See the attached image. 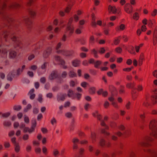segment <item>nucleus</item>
<instances>
[{
  "label": "nucleus",
  "instance_id": "e2e57ef3",
  "mask_svg": "<svg viewBox=\"0 0 157 157\" xmlns=\"http://www.w3.org/2000/svg\"><path fill=\"white\" fill-rule=\"evenodd\" d=\"M72 142L73 143V144H77L79 142V140L78 138H75L73 139Z\"/></svg>",
  "mask_w": 157,
  "mask_h": 157
},
{
  "label": "nucleus",
  "instance_id": "e433bc0d",
  "mask_svg": "<svg viewBox=\"0 0 157 157\" xmlns=\"http://www.w3.org/2000/svg\"><path fill=\"white\" fill-rule=\"evenodd\" d=\"M7 53V50L6 49H3L2 51V54H3V57H5L6 56Z\"/></svg>",
  "mask_w": 157,
  "mask_h": 157
},
{
  "label": "nucleus",
  "instance_id": "412c9836",
  "mask_svg": "<svg viewBox=\"0 0 157 157\" xmlns=\"http://www.w3.org/2000/svg\"><path fill=\"white\" fill-rule=\"evenodd\" d=\"M80 61L78 59L73 60L72 62V65L75 67H78L80 64Z\"/></svg>",
  "mask_w": 157,
  "mask_h": 157
},
{
  "label": "nucleus",
  "instance_id": "9d476101",
  "mask_svg": "<svg viewBox=\"0 0 157 157\" xmlns=\"http://www.w3.org/2000/svg\"><path fill=\"white\" fill-rule=\"evenodd\" d=\"M58 75L57 72L56 71H52L49 76L48 78L50 80H53L57 78Z\"/></svg>",
  "mask_w": 157,
  "mask_h": 157
},
{
  "label": "nucleus",
  "instance_id": "7c9ffc66",
  "mask_svg": "<svg viewBox=\"0 0 157 157\" xmlns=\"http://www.w3.org/2000/svg\"><path fill=\"white\" fill-rule=\"evenodd\" d=\"M91 138L93 143H94L96 140V134L94 132H91Z\"/></svg>",
  "mask_w": 157,
  "mask_h": 157
},
{
  "label": "nucleus",
  "instance_id": "cd10ccee",
  "mask_svg": "<svg viewBox=\"0 0 157 157\" xmlns=\"http://www.w3.org/2000/svg\"><path fill=\"white\" fill-rule=\"evenodd\" d=\"M93 115L95 117H97L98 119L100 120L101 118V117L98 111H96L93 113Z\"/></svg>",
  "mask_w": 157,
  "mask_h": 157
},
{
  "label": "nucleus",
  "instance_id": "0e129e2a",
  "mask_svg": "<svg viewBox=\"0 0 157 157\" xmlns=\"http://www.w3.org/2000/svg\"><path fill=\"white\" fill-rule=\"evenodd\" d=\"M90 104L89 103L86 104L84 106V108L85 110L86 111H87L88 108H90Z\"/></svg>",
  "mask_w": 157,
  "mask_h": 157
},
{
  "label": "nucleus",
  "instance_id": "69168bd1",
  "mask_svg": "<svg viewBox=\"0 0 157 157\" xmlns=\"http://www.w3.org/2000/svg\"><path fill=\"white\" fill-rule=\"evenodd\" d=\"M35 128H34L33 126H32L30 128H29V133H31L32 132H34L35 130Z\"/></svg>",
  "mask_w": 157,
  "mask_h": 157
},
{
  "label": "nucleus",
  "instance_id": "052dcab7",
  "mask_svg": "<svg viewBox=\"0 0 157 157\" xmlns=\"http://www.w3.org/2000/svg\"><path fill=\"white\" fill-rule=\"evenodd\" d=\"M4 146L5 148H8L10 147V143L7 142H4Z\"/></svg>",
  "mask_w": 157,
  "mask_h": 157
},
{
  "label": "nucleus",
  "instance_id": "603ef678",
  "mask_svg": "<svg viewBox=\"0 0 157 157\" xmlns=\"http://www.w3.org/2000/svg\"><path fill=\"white\" fill-rule=\"evenodd\" d=\"M90 93L91 94H94L95 92V88L94 87H92L90 88Z\"/></svg>",
  "mask_w": 157,
  "mask_h": 157
},
{
  "label": "nucleus",
  "instance_id": "a19ab883",
  "mask_svg": "<svg viewBox=\"0 0 157 157\" xmlns=\"http://www.w3.org/2000/svg\"><path fill=\"white\" fill-rule=\"evenodd\" d=\"M71 8V5H68L65 9V12L67 13H68Z\"/></svg>",
  "mask_w": 157,
  "mask_h": 157
},
{
  "label": "nucleus",
  "instance_id": "79ce46f5",
  "mask_svg": "<svg viewBox=\"0 0 157 157\" xmlns=\"http://www.w3.org/2000/svg\"><path fill=\"white\" fill-rule=\"evenodd\" d=\"M133 18L135 20H137L139 18V14L137 13H134L133 15Z\"/></svg>",
  "mask_w": 157,
  "mask_h": 157
},
{
  "label": "nucleus",
  "instance_id": "c9c22d12",
  "mask_svg": "<svg viewBox=\"0 0 157 157\" xmlns=\"http://www.w3.org/2000/svg\"><path fill=\"white\" fill-rule=\"evenodd\" d=\"M82 26H79V28L76 29L75 32V33L77 34H81L82 33Z\"/></svg>",
  "mask_w": 157,
  "mask_h": 157
},
{
  "label": "nucleus",
  "instance_id": "72a5a7b5",
  "mask_svg": "<svg viewBox=\"0 0 157 157\" xmlns=\"http://www.w3.org/2000/svg\"><path fill=\"white\" fill-rule=\"evenodd\" d=\"M128 51V52L131 54L134 55L136 54L134 50V48L133 46H130Z\"/></svg>",
  "mask_w": 157,
  "mask_h": 157
},
{
  "label": "nucleus",
  "instance_id": "8fccbe9b",
  "mask_svg": "<svg viewBox=\"0 0 157 157\" xmlns=\"http://www.w3.org/2000/svg\"><path fill=\"white\" fill-rule=\"evenodd\" d=\"M92 52L94 54V56L95 58L98 57V52L95 49H93L92 50Z\"/></svg>",
  "mask_w": 157,
  "mask_h": 157
},
{
  "label": "nucleus",
  "instance_id": "37998d69",
  "mask_svg": "<svg viewBox=\"0 0 157 157\" xmlns=\"http://www.w3.org/2000/svg\"><path fill=\"white\" fill-rule=\"evenodd\" d=\"M37 68V67L36 65H32L29 67V69L35 71Z\"/></svg>",
  "mask_w": 157,
  "mask_h": 157
},
{
  "label": "nucleus",
  "instance_id": "ddd939ff",
  "mask_svg": "<svg viewBox=\"0 0 157 157\" xmlns=\"http://www.w3.org/2000/svg\"><path fill=\"white\" fill-rule=\"evenodd\" d=\"M145 59V56L144 54L143 53H141L138 59V65L141 66L142 65L143 61Z\"/></svg>",
  "mask_w": 157,
  "mask_h": 157
},
{
  "label": "nucleus",
  "instance_id": "6e6552de",
  "mask_svg": "<svg viewBox=\"0 0 157 157\" xmlns=\"http://www.w3.org/2000/svg\"><path fill=\"white\" fill-rule=\"evenodd\" d=\"M17 52L14 50L10 49L9 51V57L10 59H14L17 56Z\"/></svg>",
  "mask_w": 157,
  "mask_h": 157
},
{
  "label": "nucleus",
  "instance_id": "680f3d73",
  "mask_svg": "<svg viewBox=\"0 0 157 157\" xmlns=\"http://www.w3.org/2000/svg\"><path fill=\"white\" fill-rule=\"evenodd\" d=\"M131 105V102L130 101H128L127 103L125 105V106L126 109H130Z\"/></svg>",
  "mask_w": 157,
  "mask_h": 157
},
{
  "label": "nucleus",
  "instance_id": "1a4fd4ad",
  "mask_svg": "<svg viewBox=\"0 0 157 157\" xmlns=\"http://www.w3.org/2000/svg\"><path fill=\"white\" fill-rule=\"evenodd\" d=\"M154 94L151 96L152 100L154 105L157 103V89H155L153 91Z\"/></svg>",
  "mask_w": 157,
  "mask_h": 157
},
{
  "label": "nucleus",
  "instance_id": "ea45409f",
  "mask_svg": "<svg viewBox=\"0 0 157 157\" xmlns=\"http://www.w3.org/2000/svg\"><path fill=\"white\" fill-rule=\"evenodd\" d=\"M14 110L17 111L20 110L21 109V106L20 105H15L13 107Z\"/></svg>",
  "mask_w": 157,
  "mask_h": 157
},
{
  "label": "nucleus",
  "instance_id": "bf43d9fd",
  "mask_svg": "<svg viewBox=\"0 0 157 157\" xmlns=\"http://www.w3.org/2000/svg\"><path fill=\"white\" fill-rule=\"evenodd\" d=\"M22 138L23 140H27L29 139V135L27 134H25L23 135Z\"/></svg>",
  "mask_w": 157,
  "mask_h": 157
},
{
  "label": "nucleus",
  "instance_id": "f704fd0d",
  "mask_svg": "<svg viewBox=\"0 0 157 157\" xmlns=\"http://www.w3.org/2000/svg\"><path fill=\"white\" fill-rule=\"evenodd\" d=\"M29 13L32 17H33L36 15V13L34 10L32 9H29Z\"/></svg>",
  "mask_w": 157,
  "mask_h": 157
},
{
  "label": "nucleus",
  "instance_id": "c85d7f7f",
  "mask_svg": "<svg viewBox=\"0 0 157 157\" xmlns=\"http://www.w3.org/2000/svg\"><path fill=\"white\" fill-rule=\"evenodd\" d=\"M68 96L71 97L73 98H75V94L74 93V92L72 90H70L68 91Z\"/></svg>",
  "mask_w": 157,
  "mask_h": 157
},
{
  "label": "nucleus",
  "instance_id": "6e6d98bb",
  "mask_svg": "<svg viewBox=\"0 0 157 157\" xmlns=\"http://www.w3.org/2000/svg\"><path fill=\"white\" fill-rule=\"evenodd\" d=\"M73 17L74 21L75 22H77L79 19V17L77 14H75L74 15Z\"/></svg>",
  "mask_w": 157,
  "mask_h": 157
},
{
  "label": "nucleus",
  "instance_id": "864d4df0",
  "mask_svg": "<svg viewBox=\"0 0 157 157\" xmlns=\"http://www.w3.org/2000/svg\"><path fill=\"white\" fill-rule=\"evenodd\" d=\"M115 52L117 53H121L122 51V49L120 47H118L115 49Z\"/></svg>",
  "mask_w": 157,
  "mask_h": 157
},
{
  "label": "nucleus",
  "instance_id": "393cba45",
  "mask_svg": "<svg viewBox=\"0 0 157 157\" xmlns=\"http://www.w3.org/2000/svg\"><path fill=\"white\" fill-rule=\"evenodd\" d=\"M34 89H33L30 90L29 93V94L30 95V98L31 99H33L35 97V94H34Z\"/></svg>",
  "mask_w": 157,
  "mask_h": 157
},
{
  "label": "nucleus",
  "instance_id": "4d7b16f0",
  "mask_svg": "<svg viewBox=\"0 0 157 157\" xmlns=\"http://www.w3.org/2000/svg\"><path fill=\"white\" fill-rule=\"evenodd\" d=\"M81 97V94L77 93L75 95V98H76L78 100H79Z\"/></svg>",
  "mask_w": 157,
  "mask_h": 157
},
{
  "label": "nucleus",
  "instance_id": "5701e85b",
  "mask_svg": "<svg viewBox=\"0 0 157 157\" xmlns=\"http://www.w3.org/2000/svg\"><path fill=\"white\" fill-rule=\"evenodd\" d=\"M148 98L149 97L147 95L145 97V99L143 101V105L146 107H148L150 105L148 100Z\"/></svg>",
  "mask_w": 157,
  "mask_h": 157
},
{
  "label": "nucleus",
  "instance_id": "f8f14e48",
  "mask_svg": "<svg viewBox=\"0 0 157 157\" xmlns=\"http://www.w3.org/2000/svg\"><path fill=\"white\" fill-rule=\"evenodd\" d=\"M124 10L128 13H131L132 12V8L129 3L126 4L124 6Z\"/></svg>",
  "mask_w": 157,
  "mask_h": 157
},
{
  "label": "nucleus",
  "instance_id": "a878e982",
  "mask_svg": "<svg viewBox=\"0 0 157 157\" xmlns=\"http://www.w3.org/2000/svg\"><path fill=\"white\" fill-rule=\"evenodd\" d=\"M100 145L101 146H103L105 145L107 147H108L109 146L110 144L109 143H108L105 144V140L103 139H101L100 142Z\"/></svg>",
  "mask_w": 157,
  "mask_h": 157
},
{
  "label": "nucleus",
  "instance_id": "423d86ee",
  "mask_svg": "<svg viewBox=\"0 0 157 157\" xmlns=\"http://www.w3.org/2000/svg\"><path fill=\"white\" fill-rule=\"evenodd\" d=\"M55 60L57 62L60 64L62 68L64 69H66L67 68V66L65 65V61L61 58L60 56H55Z\"/></svg>",
  "mask_w": 157,
  "mask_h": 157
},
{
  "label": "nucleus",
  "instance_id": "58836bf2",
  "mask_svg": "<svg viewBox=\"0 0 157 157\" xmlns=\"http://www.w3.org/2000/svg\"><path fill=\"white\" fill-rule=\"evenodd\" d=\"M32 108V106L31 104H28L27 105V106L25 107V108L24 109V112H27L30 109Z\"/></svg>",
  "mask_w": 157,
  "mask_h": 157
},
{
  "label": "nucleus",
  "instance_id": "c03bdc74",
  "mask_svg": "<svg viewBox=\"0 0 157 157\" xmlns=\"http://www.w3.org/2000/svg\"><path fill=\"white\" fill-rule=\"evenodd\" d=\"M135 84L134 83H128L126 85V87L128 88H132L134 86Z\"/></svg>",
  "mask_w": 157,
  "mask_h": 157
},
{
  "label": "nucleus",
  "instance_id": "a18cd8bd",
  "mask_svg": "<svg viewBox=\"0 0 157 157\" xmlns=\"http://www.w3.org/2000/svg\"><path fill=\"white\" fill-rule=\"evenodd\" d=\"M25 21L27 24L28 25H30L32 23L31 21L30 18L28 17H26L25 19Z\"/></svg>",
  "mask_w": 157,
  "mask_h": 157
},
{
  "label": "nucleus",
  "instance_id": "473e14b6",
  "mask_svg": "<svg viewBox=\"0 0 157 157\" xmlns=\"http://www.w3.org/2000/svg\"><path fill=\"white\" fill-rule=\"evenodd\" d=\"M120 36H119L118 37L116 38L113 41L114 44L115 45H117L120 42Z\"/></svg>",
  "mask_w": 157,
  "mask_h": 157
},
{
  "label": "nucleus",
  "instance_id": "4c0bfd02",
  "mask_svg": "<svg viewBox=\"0 0 157 157\" xmlns=\"http://www.w3.org/2000/svg\"><path fill=\"white\" fill-rule=\"evenodd\" d=\"M50 122L52 125H54V124H56L57 123V121L55 117H53L51 120Z\"/></svg>",
  "mask_w": 157,
  "mask_h": 157
},
{
  "label": "nucleus",
  "instance_id": "6ab92c4d",
  "mask_svg": "<svg viewBox=\"0 0 157 157\" xmlns=\"http://www.w3.org/2000/svg\"><path fill=\"white\" fill-rule=\"evenodd\" d=\"M108 10L110 13H115L117 12V10L115 6H109L108 7Z\"/></svg>",
  "mask_w": 157,
  "mask_h": 157
},
{
  "label": "nucleus",
  "instance_id": "f03ea898",
  "mask_svg": "<svg viewBox=\"0 0 157 157\" xmlns=\"http://www.w3.org/2000/svg\"><path fill=\"white\" fill-rule=\"evenodd\" d=\"M73 21V19L72 17L69 19L65 32L66 34L68 32V35L70 36L71 35L74 31V26L72 25Z\"/></svg>",
  "mask_w": 157,
  "mask_h": 157
},
{
  "label": "nucleus",
  "instance_id": "5fc2aeb1",
  "mask_svg": "<svg viewBox=\"0 0 157 157\" xmlns=\"http://www.w3.org/2000/svg\"><path fill=\"white\" fill-rule=\"evenodd\" d=\"M3 124L5 126H9L11 125V123L10 121H5L4 122Z\"/></svg>",
  "mask_w": 157,
  "mask_h": 157
},
{
  "label": "nucleus",
  "instance_id": "aec40b11",
  "mask_svg": "<svg viewBox=\"0 0 157 157\" xmlns=\"http://www.w3.org/2000/svg\"><path fill=\"white\" fill-rule=\"evenodd\" d=\"M92 21L91 22V25L93 27H95L96 26V23L95 22L96 17L94 14H92L91 16Z\"/></svg>",
  "mask_w": 157,
  "mask_h": 157
},
{
  "label": "nucleus",
  "instance_id": "f3484780",
  "mask_svg": "<svg viewBox=\"0 0 157 157\" xmlns=\"http://www.w3.org/2000/svg\"><path fill=\"white\" fill-rule=\"evenodd\" d=\"M64 52L61 53V54L63 55L67 56H69L73 55L74 52L72 51H67L65 50H64Z\"/></svg>",
  "mask_w": 157,
  "mask_h": 157
},
{
  "label": "nucleus",
  "instance_id": "de8ad7c7",
  "mask_svg": "<svg viewBox=\"0 0 157 157\" xmlns=\"http://www.w3.org/2000/svg\"><path fill=\"white\" fill-rule=\"evenodd\" d=\"M23 72V71L21 69V68H18L17 71L16 73L15 74L16 77L20 75Z\"/></svg>",
  "mask_w": 157,
  "mask_h": 157
},
{
  "label": "nucleus",
  "instance_id": "39448f33",
  "mask_svg": "<svg viewBox=\"0 0 157 157\" xmlns=\"http://www.w3.org/2000/svg\"><path fill=\"white\" fill-rule=\"evenodd\" d=\"M6 7V5L5 3H4L0 4V14L2 15L5 19L9 21V19H10V18L8 17L6 15L4 14L3 12V10Z\"/></svg>",
  "mask_w": 157,
  "mask_h": 157
},
{
  "label": "nucleus",
  "instance_id": "c756f323",
  "mask_svg": "<svg viewBox=\"0 0 157 157\" xmlns=\"http://www.w3.org/2000/svg\"><path fill=\"white\" fill-rule=\"evenodd\" d=\"M14 150L16 152H19L20 150V146L18 143L14 145Z\"/></svg>",
  "mask_w": 157,
  "mask_h": 157
},
{
  "label": "nucleus",
  "instance_id": "b1692460",
  "mask_svg": "<svg viewBox=\"0 0 157 157\" xmlns=\"http://www.w3.org/2000/svg\"><path fill=\"white\" fill-rule=\"evenodd\" d=\"M9 33V31L7 30H4L3 32L2 35L3 36L6 41H7V38Z\"/></svg>",
  "mask_w": 157,
  "mask_h": 157
},
{
  "label": "nucleus",
  "instance_id": "3c124183",
  "mask_svg": "<svg viewBox=\"0 0 157 157\" xmlns=\"http://www.w3.org/2000/svg\"><path fill=\"white\" fill-rule=\"evenodd\" d=\"M24 118L25 122L26 124H29V117L26 115H25Z\"/></svg>",
  "mask_w": 157,
  "mask_h": 157
},
{
  "label": "nucleus",
  "instance_id": "f257e3e1",
  "mask_svg": "<svg viewBox=\"0 0 157 157\" xmlns=\"http://www.w3.org/2000/svg\"><path fill=\"white\" fill-rule=\"evenodd\" d=\"M149 127L152 132L151 135L155 138L157 139V120L153 119L150 121Z\"/></svg>",
  "mask_w": 157,
  "mask_h": 157
},
{
  "label": "nucleus",
  "instance_id": "7ed1b4c3",
  "mask_svg": "<svg viewBox=\"0 0 157 157\" xmlns=\"http://www.w3.org/2000/svg\"><path fill=\"white\" fill-rule=\"evenodd\" d=\"M153 140V139L149 136L146 137L142 141L140 142L139 144L142 147H147L150 145V143Z\"/></svg>",
  "mask_w": 157,
  "mask_h": 157
},
{
  "label": "nucleus",
  "instance_id": "09e8293b",
  "mask_svg": "<svg viewBox=\"0 0 157 157\" xmlns=\"http://www.w3.org/2000/svg\"><path fill=\"white\" fill-rule=\"evenodd\" d=\"M153 38L157 39V28H155L154 30Z\"/></svg>",
  "mask_w": 157,
  "mask_h": 157
},
{
  "label": "nucleus",
  "instance_id": "13d9d810",
  "mask_svg": "<svg viewBox=\"0 0 157 157\" xmlns=\"http://www.w3.org/2000/svg\"><path fill=\"white\" fill-rule=\"evenodd\" d=\"M105 50L104 48H101L99 50V52L101 54L104 53L105 52Z\"/></svg>",
  "mask_w": 157,
  "mask_h": 157
},
{
  "label": "nucleus",
  "instance_id": "dca6fc26",
  "mask_svg": "<svg viewBox=\"0 0 157 157\" xmlns=\"http://www.w3.org/2000/svg\"><path fill=\"white\" fill-rule=\"evenodd\" d=\"M14 73L15 72L14 71L10 72L7 75V79L9 81H11L13 78L16 77Z\"/></svg>",
  "mask_w": 157,
  "mask_h": 157
},
{
  "label": "nucleus",
  "instance_id": "4468645a",
  "mask_svg": "<svg viewBox=\"0 0 157 157\" xmlns=\"http://www.w3.org/2000/svg\"><path fill=\"white\" fill-rule=\"evenodd\" d=\"M62 44V43L61 42H59L57 44L56 48V52L59 54H61V53H63L64 52V49H59L61 47Z\"/></svg>",
  "mask_w": 157,
  "mask_h": 157
},
{
  "label": "nucleus",
  "instance_id": "9b49d317",
  "mask_svg": "<svg viewBox=\"0 0 157 157\" xmlns=\"http://www.w3.org/2000/svg\"><path fill=\"white\" fill-rule=\"evenodd\" d=\"M52 49L51 48H48L44 52L43 56L45 58H47L50 55L52 52Z\"/></svg>",
  "mask_w": 157,
  "mask_h": 157
},
{
  "label": "nucleus",
  "instance_id": "bb28decb",
  "mask_svg": "<svg viewBox=\"0 0 157 157\" xmlns=\"http://www.w3.org/2000/svg\"><path fill=\"white\" fill-rule=\"evenodd\" d=\"M10 115V112H7L5 113H2L0 112V117H4L6 118L8 117Z\"/></svg>",
  "mask_w": 157,
  "mask_h": 157
},
{
  "label": "nucleus",
  "instance_id": "20e7f679",
  "mask_svg": "<svg viewBox=\"0 0 157 157\" xmlns=\"http://www.w3.org/2000/svg\"><path fill=\"white\" fill-rule=\"evenodd\" d=\"M11 39L14 42L15 47H21L22 43L21 40L19 38L17 37L14 35H13L11 36Z\"/></svg>",
  "mask_w": 157,
  "mask_h": 157
},
{
  "label": "nucleus",
  "instance_id": "338daca9",
  "mask_svg": "<svg viewBox=\"0 0 157 157\" xmlns=\"http://www.w3.org/2000/svg\"><path fill=\"white\" fill-rule=\"evenodd\" d=\"M38 101L40 102H42V95L41 94H39L38 95Z\"/></svg>",
  "mask_w": 157,
  "mask_h": 157
},
{
  "label": "nucleus",
  "instance_id": "2f4dec72",
  "mask_svg": "<svg viewBox=\"0 0 157 157\" xmlns=\"http://www.w3.org/2000/svg\"><path fill=\"white\" fill-rule=\"evenodd\" d=\"M68 74L70 77L71 78L75 77L77 76L76 73L73 71H70Z\"/></svg>",
  "mask_w": 157,
  "mask_h": 157
},
{
  "label": "nucleus",
  "instance_id": "4be33fe9",
  "mask_svg": "<svg viewBox=\"0 0 157 157\" xmlns=\"http://www.w3.org/2000/svg\"><path fill=\"white\" fill-rule=\"evenodd\" d=\"M66 96V94H60L58 96L57 100L58 101H63Z\"/></svg>",
  "mask_w": 157,
  "mask_h": 157
},
{
  "label": "nucleus",
  "instance_id": "0eeeda50",
  "mask_svg": "<svg viewBox=\"0 0 157 157\" xmlns=\"http://www.w3.org/2000/svg\"><path fill=\"white\" fill-rule=\"evenodd\" d=\"M101 125L102 126H104L105 127L104 129H102L101 130V132L102 133L104 134L105 135L107 136H109L110 135V133L109 132H107L105 130V129L108 130L109 129V127L106 125V124L104 123L103 121H101Z\"/></svg>",
  "mask_w": 157,
  "mask_h": 157
},
{
  "label": "nucleus",
  "instance_id": "774afa93",
  "mask_svg": "<svg viewBox=\"0 0 157 157\" xmlns=\"http://www.w3.org/2000/svg\"><path fill=\"white\" fill-rule=\"evenodd\" d=\"M124 92V87L123 86H120L119 92L120 94L123 93Z\"/></svg>",
  "mask_w": 157,
  "mask_h": 157
},
{
  "label": "nucleus",
  "instance_id": "2eb2a0df",
  "mask_svg": "<svg viewBox=\"0 0 157 157\" xmlns=\"http://www.w3.org/2000/svg\"><path fill=\"white\" fill-rule=\"evenodd\" d=\"M20 5L16 2H12L10 3L8 6V8L10 9L17 8L19 7Z\"/></svg>",
  "mask_w": 157,
  "mask_h": 157
},
{
  "label": "nucleus",
  "instance_id": "a211bd4d",
  "mask_svg": "<svg viewBox=\"0 0 157 157\" xmlns=\"http://www.w3.org/2000/svg\"><path fill=\"white\" fill-rule=\"evenodd\" d=\"M126 27L124 25L121 24L120 25L117 26L115 29L117 31H122L125 29Z\"/></svg>",
  "mask_w": 157,
  "mask_h": 157
},
{
  "label": "nucleus",
  "instance_id": "49530a36",
  "mask_svg": "<svg viewBox=\"0 0 157 157\" xmlns=\"http://www.w3.org/2000/svg\"><path fill=\"white\" fill-rule=\"evenodd\" d=\"M101 62L100 61H97L94 63V67L98 68V66L101 64Z\"/></svg>",
  "mask_w": 157,
  "mask_h": 157
}]
</instances>
